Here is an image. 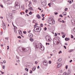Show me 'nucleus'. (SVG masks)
I'll return each mask as SVG.
<instances>
[{"mask_svg": "<svg viewBox=\"0 0 75 75\" xmlns=\"http://www.w3.org/2000/svg\"><path fill=\"white\" fill-rule=\"evenodd\" d=\"M15 5V6L14 7L15 9L18 10V9H19V8H20V4H19L17 3V2H16Z\"/></svg>", "mask_w": 75, "mask_h": 75, "instance_id": "5", "label": "nucleus"}, {"mask_svg": "<svg viewBox=\"0 0 75 75\" xmlns=\"http://www.w3.org/2000/svg\"><path fill=\"white\" fill-rule=\"evenodd\" d=\"M12 12L13 13H16V11L15 10H13Z\"/></svg>", "mask_w": 75, "mask_h": 75, "instance_id": "22", "label": "nucleus"}, {"mask_svg": "<svg viewBox=\"0 0 75 75\" xmlns=\"http://www.w3.org/2000/svg\"><path fill=\"white\" fill-rule=\"evenodd\" d=\"M4 68H5V66H2L3 69H4Z\"/></svg>", "mask_w": 75, "mask_h": 75, "instance_id": "39", "label": "nucleus"}, {"mask_svg": "<svg viewBox=\"0 0 75 75\" xmlns=\"http://www.w3.org/2000/svg\"><path fill=\"white\" fill-rule=\"evenodd\" d=\"M61 34H62V35H64V33L62 32H61Z\"/></svg>", "mask_w": 75, "mask_h": 75, "instance_id": "46", "label": "nucleus"}, {"mask_svg": "<svg viewBox=\"0 0 75 75\" xmlns=\"http://www.w3.org/2000/svg\"><path fill=\"white\" fill-rule=\"evenodd\" d=\"M49 23L50 24H54L55 21L54 20V19L52 18H50L49 19Z\"/></svg>", "mask_w": 75, "mask_h": 75, "instance_id": "2", "label": "nucleus"}, {"mask_svg": "<svg viewBox=\"0 0 75 75\" xmlns=\"http://www.w3.org/2000/svg\"><path fill=\"white\" fill-rule=\"evenodd\" d=\"M65 45H68V44L67 43H65Z\"/></svg>", "mask_w": 75, "mask_h": 75, "instance_id": "58", "label": "nucleus"}, {"mask_svg": "<svg viewBox=\"0 0 75 75\" xmlns=\"http://www.w3.org/2000/svg\"><path fill=\"white\" fill-rule=\"evenodd\" d=\"M30 41H31V42H33V41L34 40V39L32 38H30Z\"/></svg>", "mask_w": 75, "mask_h": 75, "instance_id": "20", "label": "nucleus"}, {"mask_svg": "<svg viewBox=\"0 0 75 75\" xmlns=\"http://www.w3.org/2000/svg\"><path fill=\"white\" fill-rule=\"evenodd\" d=\"M34 31L35 32H40L41 31V27L36 26L34 28Z\"/></svg>", "mask_w": 75, "mask_h": 75, "instance_id": "4", "label": "nucleus"}, {"mask_svg": "<svg viewBox=\"0 0 75 75\" xmlns=\"http://www.w3.org/2000/svg\"><path fill=\"white\" fill-rule=\"evenodd\" d=\"M3 62L4 64H6V60H4L3 61Z\"/></svg>", "mask_w": 75, "mask_h": 75, "instance_id": "44", "label": "nucleus"}, {"mask_svg": "<svg viewBox=\"0 0 75 75\" xmlns=\"http://www.w3.org/2000/svg\"><path fill=\"white\" fill-rule=\"evenodd\" d=\"M17 62H18V63H19L20 62V60H18L17 61Z\"/></svg>", "mask_w": 75, "mask_h": 75, "instance_id": "57", "label": "nucleus"}, {"mask_svg": "<svg viewBox=\"0 0 75 75\" xmlns=\"http://www.w3.org/2000/svg\"><path fill=\"white\" fill-rule=\"evenodd\" d=\"M14 32H15V33H17V31L16 30H14Z\"/></svg>", "mask_w": 75, "mask_h": 75, "instance_id": "62", "label": "nucleus"}, {"mask_svg": "<svg viewBox=\"0 0 75 75\" xmlns=\"http://www.w3.org/2000/svg\"><path fill=\"white\" fill-rule=\"evenodd\" d=\"M43 24H40V27H43Z\"/></svg>", "mask_w": 75, "mask_h": 75, "instance_id": "40", "label": "nucleus"}, {"mask_svg": "<svg viewBox=\"0 0 75 75\" xmlns=\"http://www.w3.org/2000/svg\"><path fill=\"white\" fill-rule=\"evenodd\" d=\"M47 44L48 45H50V43H46V45H47Z\"/></svg>", "mask_w": 75, "mask_h": 75, "instance_id": "53", "label": "nucleus"}, {"mask_svg": "<svg viewBox=\"0 0 75 75\" xmlns=\"http://www.w3.org/2000/svg\"><path fill=\"white\" fill-rule=\"evenodd\" d=\"M73 51H74V50H71L69 51V52H72Z\"/></svg>", "mask_w": 75, "mask_h": 75, "instance_id": "25", "label": "nucleus"}, {"mask_svg": "<svg viewBox=\"0 0 75 75\" xmlns=\"http://www.w3.org/2000/svg\"><path fill=\"white\" fill-rule=\"evenodd\" d=\"M38 62H37V61H35V64H37L38 63Z\"/></svg>", "mask_w": 75, "mask_h": 75, "instance_id": "52", "label": "nucleus"}, {"mask_svg": "<svg viewBox=\"0 0 75 75\" xmlns=\"http://www.w3.org/2000/svg\"><path fill=\"white\" fill-rule=\"evenodd\" d=\"M6 40H8V38H5Z\"/></svg>", "mask_w": 75, "mask_h": 75, "instance_id": "50", "label": "nucleus"}, {"mask_svg": "<svg viewBox=\"0 0 75 75\" xmlns=\"http://www.w3.org/2000/svg\"><path fill=\"white\" fill-rule=\"evenodd\" d=\"M28 7H31V5L30 4H29L28 5Z\"/></svg>", "mask_w": 75, "mask_h": 75, "instance_id": "63", "label": "nucleus"}, {"mask_svg": "<svg viewBox=\"0 0 75 75\" xmlns=\"http://www.w3.org/2000/svg\"><path fill=\"white\" fill-rule=\"evenodd\" d=\"M29 14L30 15H31V14H33V13L31 11H30L29 13Z\"/></svg>", "mask_w": 75, "mask_h": 75, "instance_id": "24", "label": "nucleus"}, {"mask_svg": "<svg viewBox=\"0 0 75 75\" xmlns=\"http://www.w3.org/2000/svg\"><path fill=\"white\" fill-rule=\"evenodd\" d=\"M2 27L4 30H6V24H5V23H3Z\"/></svg>", "mask_w": 75, "mask_h": 75, "instance_id": "8", "label": "nucleus"}, {"mask_svg": "<svg viewBox=\"0 0 75 75\" xmlns=\"http://www.w3.org/2000/svg\"><path fill=\"white\" fill-rule=\"evenodd\" d=\"M28 35L29 37H30V38H32V37H33V35L31 33H29Z\"/></svg>", "mask_w": 75, "mask_h": 75, "instance_id": "10", "label": "nucleus"}, {"mask_svg": "<svg viewBox=\"0 0 75 75\" xmlns=\"http://www.w3.org/2000/svg\"><path fill=\"white\" fill-rule=\"evenodd\" d=\"M25 12H26V13H27L28 12V10L27 9L25 10Z\"/></svg>", "mask_w": 75, "mask_h": 75, "instance_id": "37", "label": "nucleus"}, {"mask_svg": "<svg viewBox=\"0 0 75 75\" xmlns=\"http://www.w3.org/2000/svg\"><path fill=\"white\" fill-rule=\"evenodd\" d=\"M71 38H74V36H73V35H71Z\"/></svg>", "mask_w": 75, "mask_h": 75, "instance_id": "43", "label": "nucleus"}, {"mask_svg": "<svg viewBox=\"0 0 75 75\" xmlns=\"http://www.w3.org/2000/svg\"><path fill=\"white\" fill-rule=\"evenodd\" d=\"M38 69H40V66H38L37 67Z\"/></svg>", "mask_w": 75, "mask_h": 75, "instance_id": "59", "label": "nucleus"}, {"mask_svg": "<svg viewBox=\"0 0 75 75\" xmlns=\"http://www.w3.org/2000/svg\"><path fill=\"white\" fill-rule=\"evenodd\" d=\"M61 53H62V51H59V54Z\"/></svg>", "mask_w": 75, "mask_h": 75, "instance_id": "36", "label": "nucleus"}, {"mask_svg": "<svg viewBox=\"0 0 75 75\" xmlns=\"http://www.w3.org/2000/svg\"><path fill=\"white\" fill-rule=\"evenodd\" d=\"M62 60V59L61 58H59L58 59V60H57V62H60Z\"/></svg>", "mask_w": 75, "mask_h": 75, "instance_id": "14", "label": "nucleus"}, {"mask_svg": "<svg viewBox=\"0 0 75 75\" xmlns=\"http://www.w3.org/2000/svg\"><path fill=\"white\" fill-rule=\"evenodd\" d=\"M57 14H58V13L54 12V14H55V15H57Z\"/></svg>", "mask_w": 75, "mask_h": 75, "instance_id": "47", "label": "nucleus"}, {"mask_svg": "<svg viewBox=\"0 0 75 75\" xmlns=\"http://www.w3.org/2000/svg\"><path fill=\"white\" fill-rule=\"evenodd\" d=\"M0 6H1V7H2V8L3 7V5H0Z\"/></svg>", "mask_w": 75, "mask_h": 75, "instance_id": "54", "label": "nucleus"}, {"mask_svg": "<svg viewBox=\"0 0 75 75\" xmlns=\"http://www.w3.org/2000/svg\"><path fill=\"white\" fill-rule=\"evenodd\" d=\"M36 68V67H34L32 69V71H35V69Z\"/></svg>", "mask_w": 75, "mask_h": 75, "instance_id": "16", "label": "nucleus"}, {"mask_svg": "<svg viewBox=\"0 0 75 75\" xmlns=\"http://www.w3.org/2000/svg\"><path fill=\"white\" fill-rule=\"evenodd\" d=\"M48 6H49V7H51V4L49 3L48 4Z\"/></svg>", "mask_w": 75, "mask_h": 75, "instance_id": "35", "label": "nucleus"}, {"mask_svg": "<svg viewBox=\"0 0 75 75\" xmlns=\"http://www.w3.org/2000/svg\"><path fill=\"white\" fill-rule=\"evenodd\" d=\"M46 1H45L44 2H43L42 3H41V4L42 6H46V4H47V3H46Z\"/></svg>", "mask_w": 75, "mask_h": 75, "instance_id": "9", "label": "nucleus"}, {"mask_svg": "<svg viewBox=\"0 0 75 75\" xmlns=\"http://www.w3.org/2000/svg\"><path fill=\"white\" fill-rule=\"evenodd\" d=\"M71 74V71L69 70H68L67 71V75H69Z\"/></svg>", "mask_w": 75, "mask_h": 75, "instance_id": "12", "label": "nucleus"}, {"mask_svg": "<svg viewBox=\"0 0 75 75\" xmlns=\"http://www.w3.org/2000/svg\"><path fill=\"white\" fill-rule=\"evenodd\" d=\"M35 25H38V23H35Z\"/></svg>", "mask_w": 75, "mask_h": 75, "instance_id": "56", "label": "nucleus"}, {"mask_svg": "<svg viewBox=\"0 0 75 75\" xmlns=\"http://www.w3.org/2000/svg\"><path fill=\"white\" fill-rule=\"evenodd\" d=\"M49 63L50 64H51V61H49Z\"/></svg>", "mask_w": 75, "mask_h": 75, "instance_id": "38", "label": "nucleus"}, {"mask_svg": "<svg viewBox=\"0 0 75 75\" xmlns=\"http://www.w3.org/2000/svg\"><path fill=\"white\" fill-rule=\"evenodd\" d=\"M10 17L11 19H13L14 18H13V15H12V16H11Z\"/></svg>", "mask_w": 75, "mask_h": 75, "instance_id": "29", "label": "nucleus"}, {"mask_svg": "<svg viewBox=\"0 0 75 75\" xmlns=\"http://www.w3.org/2000/svg\"><path fill=\"white\" fill-rule=\"evenodd\" d=\"M44 65L45 66H47L48 65V62L46 60H45L43 62Z\"/></svg>", "mask_w": 75, "mask_h": 75, "instance_id": "7", "label": "nucleus"}, {"mask_svg": "<svg viewBox=\"0 0 75 75\" xmlns=\"http://www.w3.org/2000/svg\"><path fill=\"white\" fill-rule=\"evenodd\" d=\"M67 10L68 8H65L64 9V11H67Z\"/></svg>", "mask_w": 75, "mask_h": 75, "instance_id": "30", "label": "nucleus"}, {"mask_svg": "<svg viewBox=\"0 0 75 75\" xmlns=\"http://www.w3.org/2000/svg\"><path fill=\"white\" fill-rule=\"evenodd\" d=\"M28 10H33V8L32 7H30L28 8Z\"/></svg>", "mask_w": 75, "mask_h": 75, "instance_id": "21", "label": "nucleus"}, {"mask_svg": "<svg viewBox=\"0 0 75 75\" xmlns=\"http://www.w3.org/2000/svg\"><path fill=\"white\" fill-rule=\"evenodd\" d=\"M25 69L26 71H27V72L28 71V69L25 68Z\"/></svg>", "mask_w": 75, "mask_h": 75, "instance_id": "31", "label": "nucleus"}, {"mask_svg": "<svg viewBox=\"0 0 75 75\" xmlns=\"http://www.w3.org/2000/svg\"><path fill=\"white\" fill-rule=\"evenodd\" d=\"M47 41L48 42H50L51 41V38L48 35H47L46 37Z\"/></svg>", "mask_w": 75, "mask_h": 75, "instance_id": "6", "label": "nucleus"}, {"mask_svg": "<svg viewBox=\"0 0 75 75\" xmlns=\"http://www.w3.org/2000/svg\"><path fill=\"white\" fill-rule=\"evenodd\" d=\"M68 2L69 4H71L72 3L71 1L69 0L68 1Z\"/></svg>", "mask_w": 75, "mask_h": 75, "instance_id": "23", "label": "nucleus"}, {"mask_svg": "<svg viewBox=\"0 0 75 75\" xmlns=\"http://www.w3.org/2000/svg\"><path fill=\"white\" fill-rule=\"evenodd\" d=\"M16 58H17V59H19V57H18L17 56H16Z\"/></svg>", "mask_w": 75, "mask_h": 75, "instance_id": "64", "label": "nucleus"}, {"mask_svg": "<svg viewBox=\"0 0 75 75\" xmlns=\"http://www.w3.org/2000/svg\"><path fill=\"white\" fill-rule=\"evenodd\" d=\"M5 1H9V0H4Z\"/></svg>", "mask_w": 75, "mask_h": 75, "instance_id": "55", "label": "nucleus"}, {"mask_svg": "<svg viewBox=\"0 0 75 75\" xmlns=\"http://www.w3.org/2000/svg\"><path fill=\"white\" fill-rule=\"evenodd\" d=\"M63 75H67V73L66 72H64L63 73Z\"/></svg>", "mask_w": 75, "mask_h": 75, "instance_id": "28", "label": "nucleus"}, {"mask_svg": "<svg viewBox=\"0 0 75 75\" xmlns=\"http://www.w3.org/2000/svg\"><path fill=\"white\" fill-rule=\"evenodd\" d=\"M65 35H63L62 36V38H65Z\"/></svg>", "mask_w": 75, "mask_h": 75, "instance_id": "49", "label": "nucleus"}, {"mask_svg": "<svg viewBox=\"0 0 75 75\" xmlns=\"http://www.w3.org/2000/svg\"><path fill=\"white\" fill-rule=\"evenodd\" d=\"M18 38H20V39H21V36H18Z\"/></svg>", "mask_w": 75, "mask_h": 75, "instance_id": "45", "label": "nucleus"}, {"mask_svg": "<svg viewBox=\"0 0 75 75\" xmlns=\"http://www.w3.org/2000/svg\"><path fill=\"white\" fill-rule=\"evenodd\" d=\"M23 33L25 34L27 33V32H26V31H23Z\"/></svg>", "mask_w": 75, "mask_h": 75, "instance_id": "33", "label": "nucleus"}, {"mask_svg": "<svg viewBox=\"0 0 75 75\" xmlns=\"http://www.w3.org/2000/svg\"><path fill=\"white\" fill-rule=\"evenodd\" d=\"M36 17H37L38 19H39L40 18V15H39V14H38L36 16Z\"/></svg>", "mask_w": 75, "mask_h": 75, "instance_id": "15", "label": "nucleus"}, {"mask_svg": "<svg viewBox=\"0 0 75 75\" xmlns=\"http://www.w3.org/2000/svg\"><path fill=\"white\" fill-rule=\"evenodd\" d=\"M44 18H45V17H43V18H42V20L43 21L44 20Z\"/></svg>", "mask_w": 75, "mask_h": 75, "instance_id": "60", "label": "nucleus"}, {"mask_svg": "<svg viewBox=\"0 0 75 75\" xmlns=\"http://www.w3.org/2000/svg\"><path fill=\"white\" fill-rule=\"evenodd\" d=\"M18 48L19 51L21 52H26L27 51V49H26L25 48H23L21 46L19 47Z\"/></svg>", "mask_w": 75, "mask_h": 75, "instance_id": "3", "label": "nucleus"}, {"mask_svg": "<svg viewBox=\"0 0 75 75\" xmlns=\"http://www.w3.org/2000/svg\"><path fill=\"white\" fill-rule=\"evenodd\" d=\"M34 47H35V50L38 49L39 48L42 51H44V47L42 46V45L41 44H40L39 45H38V44H35L34 45Z\"/></svg>", "mask_w": 75, "mask_h": 75, "instance_id": "1", "label": "nucleus"}, {"mask_svg": "<svg viewBox=\"0 0 75 75\" xmlns=\"http://www.w3.org/2000/svg\"><path fill=\"white\" fill-rule=\"evenodd\" d=\"M44 29L45 31H46V30H47V28L46 27H45V28H44Z\"/></svg>", "mask_w": 75, "mask_h": 75, "instance_id": "34", "label": "nucleus"}, {"mask_svg": "<svg viewBox=\"0 0 75 75\" xmlns=\"http://www.w3.org/2000/svg\"><path fill=\"white\" fill-rule=\"evenodd\" d=\"M71 62H72V60H71L70 61H69V62L71 63Z\"/></svg>", "mask_w": 75, "mask_h": 75, "instance_id": "61", "label": "nucleus"}, {"mask_svg": "<svg viewBox=\"0 0 75 75\" xmlns=\"http://www.w3.org/2000/svg\"><path fill=\"white\" fill-rule=\"evenodd\" d=\"M63 15L64 16H66L67 15V12H64L63 13Z\"/></svg>", "mask_w": 75, "mask_h": 75, "instance_id": "13", "label": "nucleus"}, {"mask_svg": "<svg viewBox=\"0 0 75 75\" xmlns=\"http://www.w3.org/2000/svg\"><path fill=\"white\" fill-rule=\"evenodd\" d=\"M62 65V64H61V63H59L58 65H57V67L60 68V67H61Z\"/></svg>", "mask_w": 75, "mask_h": 75, "instance_id": "11", "label": "nucleus"}, {"mask_svg": "<svg viewBox=\"0 0 75 75\" xmlns=\"http://www.w3.org/2000/svg\"><path fill=\"white\" fill-rule=\"evenodd\" d=\"M41 3H43L44 2V1H44V0H41Z\"/></svg>", "mask_w": 75, "mask_h": 75, "instance_id": "26", "label": "nucleus"}, {"mask_svg": "<svg viewBox=\"0 0 75 75\" xmlns=\"http://www.w3.org/2000/svg\"><path fill=\"white\" fill-rule=\"evenodd\" d=\"M70 40V39L69 38H65V40L66 41H68V40Z\"/></svg>", "mask_w": 75, "mask_h": 75, "instance_id": "17", "label": "nucleus"}, {"mask_svg": "<svg viewBox=\"0 0 75 75\" xmlns=\"http://www.w3.org/2000/svg\"><path fill=\"white\" fill-rule=\"evenodd\" d=\"M7 21L8 22V23H11V21H10V19H9L7 18Z\"/></svg>", "mask_w": 75, "mask_h": 75, "instance_id": "19", "label": "nucleus"}, {"mask_svg": "<svg viewBox=\"0 0 75 75\" xmlns=\"http://www.w3.org/2000/svg\"><path fill=\"white\" fill-rule=\"evenodd\" d=\"M64 48L65 49H67V47H66V46H64Z\"/></svg>", "mask_w": 75, "mask_h": 75, "instance_id": "51", "label": "nucleus"}, {"mask_svg": "<svg viewBox=\"0 0 75 75\" xmlns=\"http://www.w3.org/2000/svg\"><path fill=\"white\" fill-rule=\"evenodd\" d=\"M45 16V15L43 14H42V17H44V16Z\"/></svg>", "mask_w": 75, "mask_h": 75, "instance_id": "41", "label": "nucleus"}, {"mask_svg": "<svg viewBox=\"0 0 75 75\" xmlns=\"http://www.w3.org/2000/svg\"><path fill=\"white\" fill-rule=\"evenodd\" d=\"M66 69H68V65H66V66L65 67Z\"/></svg>", "mask_w": 75, "mask_h": 75, "instance_id": "42", "label": "nucleus"}, {"mask_svg": "<svg viewBox=\"0 0 75 75\" xmlns=\"http://www.w3.org/2000/svg\"><path fill=\"white\" fill-rule=\"evenodd\" d=\"M18 31H19V34H22V32H21V30H18Z\"/></svg>", "mask_w": 75, "mask_h": 75, "instance_id": "18", "label": "nucleus"}, {"mask_svg": "<svg viewBox=\"0 0 75 75\" xmlns=\"http://www.w3.org/2000/svg\"><path fill=\"white\" fill-rule=\"evenodd\" d=\"M8 14L10 16V17L13 16V15H12V14H11V13H9Z\"/></svg>", "mask_w": 75, "mask_h": 75, "instance_id": "27", "label": "nucleus"}, {"mask_svg": "<svg viewBox=\"0 0 75 75\" xmlns=\"http://www.w3.org/2000/svg\"><path fill=\"white\" fill-rule=\"evenodd\" d=\"M57 35H58V34H57V33H55L54 34V36L55 37H56V36H57Z\"/></svg>", "mask_w": 75, "mask_h": 75, "instance_id": "32", "label": "nucleus"}, {"mask_svg": "<svg viewBox=\"0 0 75 75\" xmlns=\"http://www.w3.org/2000/svg\"><path fill=\"white\" fill-rule=\"evenodd\" d=\"M14 28H15V29H17V27H16V26H14Z\"/></svg>", "mask_w": 75, "mask_h": 75, "instance_id": "48", "label": "nucleus"}]
</instances>
